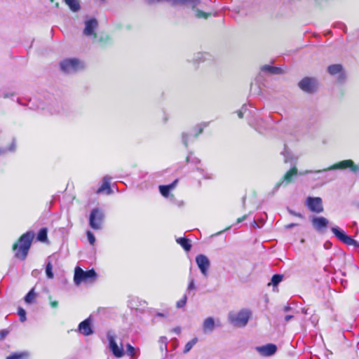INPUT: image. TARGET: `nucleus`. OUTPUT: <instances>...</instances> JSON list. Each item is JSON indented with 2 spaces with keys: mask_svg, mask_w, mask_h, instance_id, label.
Instances as JSON below:
<instances>
[{
  "mask_svg": "<svg viewBox=\"0 0 359 359\" xmlns=\"http://www.w3.org/2000/svg\"><path fill=\"white\" fill-rule=\"evenodd\" d=\"M92 320L90 318H88L78 326V331L84 336H89L93 333V330L91 326Z\"/></svg>",
  "mask_w": 359,
  "mask_h": 359,
  "instance_id": "nucleus-15",
  "label": "nucleus"
},
{
  "mask_svg": "<svg viewBox=\"0 0 359 359\" xmlns=\"http://www.w3.org/2000/svg\"><path fill=\"white\" fill-rule=\"evenodd\" d=\"M246 218V216H243L242 217H239L238 219H237V223H241L242 222H243Z\"/></svg>",
  "mask_w": 359,
  "mask_h": 359,
  "instance_id": "nucleus-57",
  "label": "nucleus"
},
{
  "mask_svg": "<svg viewBox=\"0 0 359 359\" xmlns=\"http://www.w3.org/2000/svg\"><path fill=\"white\" fill-rule=\"evenodd\" d=\"M354 205L359 210V201L355 202Z\"/></svg>",
  "mask_w": 359,
  "mask_h": 359,
  "instance_id": "nucleus-61",
  "label": "nucleus"
},
{
  "mask_svg": "<svg viewBox=\"0 0 359 359\" xmlns=\"http://www.w3.org/2000/svg\"><path fill=\"white\" fill-rule=\"evenodd\" d=\"M97 21L95 18L86 20L83 34L86 36L96 37L95 30L97 28Z\"/></svg>",
  "mask_w": 359,
  "mask_h": 359,
  "instance_id": "nucleus-13",
  "label": "nucleus"
},
{
  "mask_svg": "<svg viewBox=\"0 0 359 359\" xmlns=\"http://www.w3.org/2000/svg\"><path fill=\"white\" fill-rule=\"evenodd\" d=\"M84 63L76 58H68L60 62L61 70L66 74H74L83 69Z\"/></svg>",
  "mask_w": 359,
  "mask_h": 359,
  "instance_id": "nucleus-3",
  "label": "nucleus"
},
{
  "mask_svg": "<svg viewBox=\"0 0 359 359\" xmlns=\"http://www.w3.org/2000/svg\"><path fill=\"white\" fill-rule=\"evenodd\" d=\"M178 180H175L172 183L168 185H160L158 189L161 195L164 197H168L170 191L175 189Z\"/></svg>",
  "mask_w": 359,
  "mask_h": 359,
  "instance_id": "nucleus-19",
  "label": "nucleus"
},
{
  "mask_svg": "<svg viewBox=\"0 0 359 359\" xmlns=\"http://www.w3.org/2000/svg\"><path fill=\"white\" fill-rule=\"evenodd\" d=\"M298 86L303 91L313 93L317 90L318 83L316 79L313 78L305 77L299 81Z\"/></svg>",
  "mask_w": 359,
  "mask_h": 359,
  "instance_id": "nucleus-9",
  "label": "nucleus"
},
{
  "mask_svg": "<svg viewBox=\"0 0 359 359\" xmlns=\"http://www.w3.org/2000/svg\"><path fill=\"white\" fill-rule=\"evenodd\" d=\"M250 124L260 133H263L266 129V126L264 123V121L261 118L255 121H250Z\"/></svg>",
  "mask_w": 359,
  "mask_h": 359,
  "instance_id": "nucleus-21",
  "label": "nucleus"
},
{
  "mask_svg": "<svg viewBox=\"0 0 359 359\" xmlns=\"http://www.w3.org/2000/svg\"><path fill=\"white\" fill-rule=\"evenodd\" d=\"M86 236L88 240V242L90 245H93L95 243V238L93 233L90 231H87Z\"/></svg>",
  "mask_w": 359,
  "mask_h": 359,
  "instance_id": "nucleus-38",
  "label": "nucleus"
},
{
  "mask_svg": "<svg viewBox=\"0 0 359 359\" xmlns=\"http://www.w3.org/2000/svg\"><path fill=\"white\" fill-rule=\"evenodd\" d=\"M34 237L32 231H27L20 236L18 243L13 244V250L17 258L21 260L26 259Z\"/></svg>",
  "mask_w": 359,
  "mask_h": 359,
  "instance_id": "nucleus-1",
  "label": "nucleus"
},
{
  "mask_svg": "<svg viewBox=\"0 0 359 359\" xmlns=\"http://www.w3.org/2000/svg\"><path fill=\"white\" fill-rule=\"evenodd\" d=\"M175 333L180 334L181 332V328L180 327H176L172 330Z\"/></svg>",
  "mask_w": 359,
  "mask_h": 359,
  "instance_id": "nucleus-55",
  "label": "nucleus"
},
{
  "mask_svg": "<svg viewBox=\"0 0 359 359\" xmlns=\"http://www.w3.org/2000/svg\"><path fill=\"white\" fill-rule=\"evenodd\" d=\"M188 137L189 135L187 133H182V140L184 146L187 147L188 145Z\"/></svg>",
  "mask_w": 359,
  "mask_h": 359,
  "instance_id": "nucleus-46",
  "label": "nucleus"
},
{
  "mask_svg": "<svg viewBox=\"0 0 359 359\" xmlns=\"http://www.w3.org/2000/svg\"><path fill=\"white\" fill-rule=\"evenodd\" d=\"M177 243L182 246V248L187 252H189L191 248L190 241L186 238H178L176 240Z\"/></svg>",
  "mask_w": 359,
  "mask_h": 359,
  "instance_id": "nucleus-24",
  "label": "nucleus"
},
{
  "mask_svg": "<svg viewBox=\"0 0 359 359\" xmlns=\"http://www.w3.org/2000/svg\"><path fill=\"white\" fill-rule=\"evenodd\" d=\"M272 66L270 65H264L261 67V70L264 72L269 73L271 72V70L272 69Z\"/></svg>",
  "mask_w": 359,
  "mask_h": 359,
  "instance_id": "nucleus-47",
  "label": "nucleus"
},
{
  "mask_svg": "<svg viewBox=\"0 0 359 359\" xmlns=\"http://www.w3.org/2000/svg\"><path fill=\"white\" fill-rule=\"evenodd\" d=\"M187 161L188 163H189V162H193V163H199V162H200V161H199L198 158H194V159L192 160V159H191V157L190 156H188L187 157Z\"/></svg>",
  "mask_w": 359,
  "mask_h": 359,
  "instance_id": "nucleus-50",
  "label": "nucleus"
},
{
  "mask_svg": "<svg viewBox=\"0 0 359 359\" xmlns=\"http://www.w3.org/2000/svg\"><path fill=\"white\" fill-rule=\"evenodd\" d=\"M15 143L13 142L11 146L9 147V149L8 150L11 151H13L15 150Z\"/></svg>",
  "mask_w": 359,
  "mask_h": 359,
  "instance_id": "nucleus-58",
  "label": "nucleus"
},
{
  "mask_svg": "<svg viewBox=\"0 0 359 359\" xmlns=\"http://www.w3.org/2000/svg\"><path fill=\"white\" fill-rule=\"evenodd\" d=\"M350 168L351 170L353 172H355V171L358 170V166L354 165L353 161H351V160H344V161H340V162H339L337 163H335V164L331 165L330 167H329L327 168H325V169H323V170H315V171L306 170V171H304L303 172H300V175H307L309 173L326 172L330 171V170H336V169H345V168Z\"/></svg>",
  "mask_w": 359,
  "mask_h": 359,
  "instance_id": "nucleus-5",
  "label": "nucleus"
},
{
  "mask_svg": "<svg viewBox=\"0 0 359 359\" xmlns=\"http://www.w3.org/2000/svg\"><path fill=\"white\" fill-rule=\"evenodd\" d=\"M251 316V312L249 309H243L237 313L231 312L229 313V322L236 327H245Z\"/></svg>",
  "mask_w": 359,
  "mask_h": 359,
  "instance_id": "nucleus-2",
  "label": "nucleus"
},
{
  "mask_svg": "<svg viewBox=\"0 0 359 359\" xmlns=\"http://www.w3.org/2000/svg\"><path fill=\"white\" fill-rule=\"evenodd\" d=\"M332 243L330 241H327L324 243L323 247L325 249L329 250L332 248Z\"/></svg>",
  "mask_w": 359,
  "mask_h": 359,
  "instance_id": "nucleus-51",
  "label": "nucleus"
},
{
  "mask_svg": "<svg viewBox=\"0 0 359 359\" xmlns=\"http://www.w3.org/2000/svg\"><path fill=\"white\" fill-rule=\"evenodd\" d=\"M126 354L130 357V359H137L140 351L138 348H135L130 344L126 345Z\"/></svg>",
  "mask_w": 359,
  "mask_h": 359,
  "instance_id": "nucleus-20",
  "label": "nucleus"
},
{
  "mask_svg": "<svg viewBox=\"0 0 359 359\" xmlns=\"http://www.w3.org/2000/svg\"><path fill=\"white\" fill-rule=\"evenodd\" d=\"M297 175V169L295 167L292 168L285 174L283 177V180L276 184L273 192L277 191L282 184L285 183L287 184L290 183L292 181L293 177L296 176Z\"/></svg>",
  "mask_w": 359,
  "mask_h": 359,
  "instance_id": "nucleus-16",
  "label": "nucleus"
},
{
  "mask_svg": "<svg viewBox=\"0 0 359 359\" xmlns=\"http://www.w3.org/2000/svg\"><path fill=\"white\" fill-rule=\"evenodd\" d=\"M281 154L284 156L285 158V162H288L290 159V151H288V149L285 147L284 148V150L281 152Z\"/></svg>",
  "mask_w": 359,
  "mask_h": 359,
  "instance_id": "nucleus-42",
  "label": "nucleus"
},
{
  "mask_svg": "<svg viewBox=\"0 0 359 359\" xmlns=\"http://www.w3.org/2000/svg\"><path fill=\"white\" fill-rule=\"evenodd\" d=\"M283 276L280 274H275L272 276L271 284L274 286L278 285L283 280Z\"/></svg>",
  "mask_w": 359,
  "mask_h": 359,
  "instance_id": "nucleus-34",
  "label": "nucleus"
},
{
  "mask_svg": "<svg viewBox=\"0 0 359 359\" xmlns=\"http://www.w3.org/2000/svg\"><path fill=\"white\" fill-rule=\"evenodd\" d=\"M282 73L283 70L280 67H273L270 72L271 74H279Z\"/></svg>",
  "mask_w": 359,
  "mask_h": 359,
  "instance_id": "nucleus-44",
  "label": "nucleus"
},
{
  "mask_svg": "<svg viewBox=\"0 0 359 359\" xmlns=\"http://www.w3.org/2000/svg\"><path fill=\"white\" fill-rule=\"evenodd\" d=\"M198 339L196 337L192 339L191 341H188L184 349V353H187L191 351V349L193 348V346L197 343Z\"/></svg>",
  "mask_w": 359,
  "mask_h": 359,
  "instance_id": "nucleus-30",
  "label": "nucleus"
},
{
  "mask_svg": "<svg viewBox=\"0 0 359 359\" xmlns=\"http://www.w3.org/2000/svg\"><path fill=\"white\" fill-rule=\"evenodd\" d=\"M96 278V273L94 269L83 271L77 266L75 269L74 281L76 285H80L82 282H88L94 280Z\"/></svg>",
  "mask_w": 359,
  "mask_h": 359,
  "instance_id": "nucleus-6",
  "label": "nucleus"
},
{
  "mask_svg": "<svg viewBox=\"0 0 359 359\" xmlns=\"http://www.w3.org/2000/svg\"><path fill=\"white\" fill-rule=\"evenodd\" d=\"M331 231L334 236L341 243L347 245H353L355 248H359V242L352 238L351 236L346 234V233L338 226L331 228Z\"/></svg>",
  "mask_w": 359,
  "mask_h": 359,
  "instance_id": "nucleus-8",
  "label": "nucleus"
},
{
  "mask_svg": "<svg viewBox=\"0 0 359 359\" xmlns=\"http://www.w3.org/2000/svg\"><path fill=\"white\" fill-rule=\"evenodd\" d=\"M37 238L39 241H42V242H44L46 241V239H47L46 229L43 228V229H40V231L38 233V236H37Z\"/></svg>",
  "mask_w": 359,
  "mask_h": 359,
  "instance_id": "nucleus-32",
  "label": "nucleus"
},
{
  "mask_svg": "<svg viewBox=\"0 0 359 359\" xmlns=\"http://www.w3.org/2000/svg\"><path fill=\"white\" fill-rule=\"evenodd\" d=\"M327 72L330 75L336 76L339 82H343L345 80V74L343 67L339 64L330 65L327 67Z\"/></svg>",
  "mask_w": 359,
  "mask_h": 359,
  "instance_id": "nucleus-12",
  "label": "nucleus"
},
{
  "mask_svg": "<svg viewBox=\"0 0 359 359\" xmlns=\"http://www.w3.org/2000/svg\"><path fill=\"white\" fill-rule=\"evenodd\" d=\"M7 151V149H3V148H0V155H2L5 153H6Z\"/></svg>",
  "mask_w": 359,
  "mask_h": 359,
  "instance_id": "nucleus-60",
  "label": "nucleus"
},
{
  "mask_svg": "<svg viewBox=\"0 0 359 359\" xmlns=\"http://www.w3.org/2000/svg\"><path fill=\"white\" fill-rule=\"evenodd\" d=\"M296 226H297V224H296V223H290V224H288L285 225V229H291V228L294 227Z\"/></svg>",
  "mask_w": 359,
  "mask_h": 359,
  "instance_id": "nucleus-54",
  "label": "nucleus"
},
{
  "mask_svg": "<svg viewBox=\"0 0 359 359\" xmlns=\"http://www.w3.org/2000/svg\"><path fill=\"white\" fill-rule=\"evenodd\" d=\"M38 107L42 110H47L51 114H58L60 112L59 107L53 104H49L46 107L43 105V104H42Z\"/></svg>",
  "mask_w": 359,
  "mask_h": 359,
  "instance_id": "nucleus-25",
  "label": "nucleus"
},
{
  "mask_svg": "<svg viewBox=\"0 0 359 359\" xmlns=\"http://www.w3.org/2000/svg\"><path fill=\"white\" fill-rule=\"evenodd\" d=\"M65 1L72 11L75 12L79 10L80 5L78 0H65Z\"/></svg>",
  "mask_w": 359,
  "mask_h": 359,
  "instance_id": "nucleus-29",
  "label": "nucleus"
},
{
  "mask_svg": "<svg viewBox=\"0 0 359 359\" xmlns=\"http://www.w3.org/2000/svg\"><path fill=\"white\" fill-rule=\"evenodd\" d=\"M104 219V212L100 208H94L89 216V225L94 230H100L102 228Z\"/></svg>",
  "mask_w": 359,
  "mask_h": 359,
  "instance_id": "nucleus-7",
  "label": "nucleus"
},
{
  "mask_svg": "<svg viewBox=\"0 0 359 359\" xmlns=\"http://www.w3.org/2000/svg\"><path fill=\"white\" fill-rule=\"evenodd\" d=\"M292 318H293V316H292V315H287L285 317V320L287 322V321L290 320Z\"/></svg>",
  "mask_w": 359,
  "mask_h": 359,
  "instance_id": "nucleus-56",
  "label": "nucleus"
},
{
  "mask_svg": "<svg viewBox=\"0 0 359 359\" xmlns=\"http://www.w3.org/2000/svg\"><path fill=\"white\" fill-rule=\"evenodd\" d=\"M256 350L262 356H271L276 352L277 347L273 344H268L264 346H257Z\"/></svg>",
  "mask_w": 359,
  "mask_h": 359,
  "instance_id": "nucleus-17",
  "label": "nucleus"
},
{
  "mask_svg": "<svg viewBox=\"0 0 359 359\" xmlns=\"http://www.w3.org/2000/svg\"><path fill=\"white\" fill-rule=\"evenodd\" d=\"M110 180H111V177H107V176H105L104 178H103V184L97 190V192L100 193V192H102L104 190H108V193H111L110 191Z\"/></svg>",
  "mask_w": 359,
  "mask_h": 359,
  "instance_id": "nucleus-27",
  "label": "nucleus"
},
{
  "mask_svg": "<svg viewBox=\"0 0 359 359\" xmlns=\"http://www.w3.org/2000/svg\"><path fill=\"white\" fill-rule=\"evenodd\" d=\"M287 211L292 216H294V217H299V218H301V219H304V216L302 213H300V212H295L293 210L290 209V208H287Z\"/></svg>",
  "mask_w": 359,
  "mask_h": 359,
  "instance_id": "nucleus-43",
  "label": "nucleus"
},
{
  "mask_svg": "<svg viewBox=\"0 0 359 359\" xmlns=\"http://www.w3.org/2000/svg\"><path fill=\"white\" fill-rule=\"evenodd\" d=\"M46 274L48 279H53L54 277L53 273V265L50 262H48L46 266Z\"/></svg>",
  "mask_w": 359,
  "mask_h": 359,
  "instance_id": "nucleus-31",
  "label": "nucleus"
},
{
  "mask_svg": "<svg viewBox=\"0 0 359 359\" xmlns=\"http://www.w3.org/2000/svg\"><path fill=\"white\" fill-rule=\"evenodd\" d=\"M8 332L7 330H0V340L4 339L8 334Z\"/></svg>",
  "mask_w": 359,
  "mask_h": 359,
  "instance_id": "nucleus-48",
  "label": "nucleus"
},
{
  "mask_svg": "<svg viewBox=\"0 0 359 359\" xmlns=\"http://www.w3.org/2000/svg\"><path fill=\"white\" fill-rule=\"evenodd\" d=\"M311 224L315 230L323 232L328 226L329 220L324 217H313Z\"/></svg>",
  "mask_w": 359,
  "mask_h": 359,
  "instance_id": "nucleus-14",
  "label": "nucleus"
},
{
  "mask_svg": "<svg viewBox=\"0 0 359 359\" xmlns=\"http://www.w3.org/2000/svg\"><path fill=\"white\" fill-rule=\"evenodd\" d=\"M156 316H161V317H164L165 316V315L163 313H158Z\"/></svg>",
  "mask_w": 359,
  "mask_h": 359,
  "instance_id": "nucleus-62",
  "label": "nucleus"
},
{
  "mask_svg": "<svg viewBox=\"0 0 359 359\" xmlns=\"http://www.w3.org/2000/svg\"><path fill=\"white\" fill-rule=\"evenodd\" d=\"M50 306L52 308H56L58 306V302L55 300L50 302Z\"/></svg>",
  "mask_w": 359,
  "mask_h": 359,
  "instance_id": "nucleus-53",
  "label": "nucleus"
},
{
  "mask_svg": "<svg viewBox=\"0 0 359 359\" xmlns=\"http://www.w3.org/2000/svg\"><path fill=\"white\" fill-rule=\"evenodd\" d=\"M187 301V294H184V296L182 297V298L177 302L176 306L177 308L183 307L186 304Z\"/></svg>",
  "mask_w": 359,
  "mask_h": 359,
  "instance_id": "nucleus-37",
  "label": "nucleus"
},
{
  "mask_svg": "<svg viewBox=\"0 0 359 359\" xmlns=\"http://www.w3.org/2000/svg\"><path fill=\"white\" fill-rule=\"evenodd\" d=\"M107 339L109 343V349L113 355L118 358H122L125 354L123 345L122 342H120V345L118 344L115 332L112 330L108 331Z\"/></svg>",
  "mask_w": 359,
  "mask_h": 359,
  "instance_id": "nucleus-4",
  "label": "nucleus"
},
{
  "mask_svg": "<svg viewBox=\"0 0 359 359\" xmlns=\"http://www.w3.org/2000/svg\"><path fill=\"white\" fill-rule=\"evenodd\" d=\"M290 309H291V307L289 305H287L284 307L283 311L285 312H287V311H290Z\"/></svg>",
  "mask_w": 359,
  "mask_h": 359,
  "instance_id": "nucleus-59",
  "label": "nucleus"
},
{
  "mask_svg": "<svg viewBox=\"0 0 359 359\" xmlns=\"http://www.w3.org/2000/svg\"><path fill=\"white\" fill-rule=\"evenodd\" d=\"M36 297L34 288H32L25 297V302L27 304H32Z\"/></svg>",
  "mask_w": 359,
  "mask_h": 359,
  "instance_id": "nucleus-28",
  "label": "nucleus"
},
{
  "mask_svg": "<svg viewBox=\"0 0 359 359\" xmlns=\"http://www.w3.org/2000/svg\"><path fill=\"white\" fill-rule=\"evenodd\" d=\"M129 304L131 309L137 310L139 306L144 307L146 305V302L141 301L138 298L134 297L130 299Z\"/></svg>",
  "mask_w": 359,
  "mask_h": 359,
  "instance_id": "nucleus-26",
  "label": "nucleus"
},
{
  "mask_svg": "<svg viewBox=\"0 0 359 359\" xmlns=\"http://www.w3.org/2000/svg\"><path fill=\"white\" fill-rule=\"evenodd\" d=\"M325 178L327 180V182H330L334 180L336 178V176L334 174H326L325 175Z\"/></svg>",
  "mask_w": 359,
  "mask_h": 359,
  "instance_id": "nucleus-49",
  "label": "nucleus"
},
{
  "mask_svg": "<svg viewBox=\"0 0 359 359\" xmlns=\"http://www.w3.org/2000/svg\"><path fill=\"white\" fill-rule=\"evenodd\" d=\"M26 356L25 353H15L6 357V359H26Z\"/></svg>",
  "mask_w": 359,
  "mask_h": 359,
  "instance_id": "nucleus-33",
  "label": "nucleus"
},
{
  "mask_svg": "<svg viewBox=\"0 0 359 359\" xmlns=\"http://www.w3.org/2000/svg\"><path fill=\"white\" fill-rule=\"evenodd\" d=\"M248 107L245 106V105H243L241 108V109H240L239 111H237V114H238V116L240 118H242L244 115L246 114V112L248 111Z\"/></svg>",
  "mask_w": 359,
  "mask_h": 359,
  "instance_id": "nucleus-41",
  "label": "nucleus"
},
{
  "mask_svg": "<svg viewBox=\"0 0 359 359\" xmlns=\"http://www.w3.org/2000/svg\"><path fill=\"white\" fill-rule=\"evenodd\" d=\"M18 314L21 322H25L26 320V311L24 309L19 307L18 310Z\"/></svg>",
  "mask_w": 359,
  "mask_h": 359,
  "instance_id": "nucleus-36",
  "label": "nucleus"
},
{
  "mask_svg": "<svg viewBox=\"0 0 359 359\" xmlns=\"http://www.w3.org/2000/svg\"><path fill=\"white\" fill-rule=\"evenodd\" d=\"M175 4H183L194 8L198 4L199 0H173Z\"/></svg>",
  "mask_w": 359,
  "mask_h": 359,
  "instance_id": "nucleus-23",
  "label": "nucleus"
},
{
  "mask_svg": "<svg viewBox=\"0 0 359 359\" xmlns=\"http://www.w3.org/2000/svg\"><path fill=\"white\" fill-rule=\"evenodd\" d=\"M189 284L187 287V294H191L192 293V296L195 295V290H196V285L195 283V279L194 276L190 273L189 276Z\"/></svg>",
  "mask_w": 359,
  "mask_h": 359,
  "instance_id": "nucleus-22",
  "label": "nucleus"
},
{
  "mask_svg": "<svg viewBox=\"0 0 359 359\" xmlns=\"http://www.w3.org/2000/svg\"><path fill=\"white\" fill-rule=\"evenodd\" d=\"M159 342L161 343L160 348L161 350L165 349L167 351V339L165 337H161L159 339Z\"/></svg>",
  "mask_w": 359,
  "mask_h": 359,
  "instance_id": "nucleus-40",
  "label": "nucleus"
},
{
  "mask_svg": "<svg viewBox=\"0 0 359 359\" xmlns=\"http://www.w3.org/2000/svg\"><path fill=\"white\" fill-rule=\"evenodd\" d=\"M209 14L205 12H203L200 10L195 11V16L198 18H207Z\"/></svg>",
  "mask_w": 359,
  "mask_h": 359,
  "instance_id": "nucleus-39",
  "label": "nucleus"
},
{
  "mask_svg": "<svg viewBox=\"0 0 359 359\" xmlns=\"http://www.w3.org/2000/svg\"><path fill=\"white\" fill-rule=\"evenodd\" d=\"M215 327V320L212 317L205 318L203 323V331L204 333H211Z\"/></svg>",
  "mask_w": 359,
  "mask_h": 359,
  "instance_id": "nucleus-18",
  "label": "nucleus"
},
{
  "mask_svg": "<svg viewBox=\"0 0 359 359\" xmlns=\"http://www.w3.org/2000/svg\"><path fill=\"white\" fill-rule=\"evenodd\" d=\"M206 126V125L205 123H201L198 126H197V129H198V131L195 134V136H197L199 134H201L203 130V128Z\"/></svg>",
  "mask_w": 359,
  "mask_h": 359,
  "instance_id": "nucleus-45",
  "label": "nucleus"
},
{
  "mask_svg": "<svg viewBox=\"0 0 359 359\" xmlns=\"http://www.w3.org/2000/svg\"><path fill=\"white\" fill-rule=\"evenodd\" d=\"M197 171L203 176L205 180H210L212 178V175L205 170L203 168H197Z\"/></svg>",
  "mask_w": 359,
  "mask_h": 359,
  "instance_id": "nucleus-35",
  "label": "nucleus"
},
{
  "mask_svg": "<svg viewBox=\"0 0 359 359\" xmlns=\"http://www.w3.org/2000/svg\"><path fill=\"white\" fill-rule=\"evenodd\" d=\"M196 264L204 277H208V270L210 267V262L207 256L198 255L196 257Z\"/></svg>",
  "mask_w": 359,
  "mask_h": 359,
  "instance_id": "nucleus-11",
  "label": "nucleus"
},
{
  "mask_svg": "<svg viewBox=\"0 0 359 359\" xmlns=\"http://www.w3.org/2000/svg\"><path fill=\"white\" fill-rule=\"evenodd\" d=\"M305 205L313 212L320 213L323 211V201L320 197H308Z\"/></svg>",
  "mask_w": 359,
  "mask_h": 359,
  "instance_id": "nucleus-10",
  "label": "nucleus"
},
{
  "mask_svg": "<svg viewBox=\"0 0 359 359\" xmlns=\"http://www.w3.org/2000/svg\"><path fill=\"white\" fill-rule=\"evenodd\" d=\"M13 95H14V93H11V92H6V93H4L3 94V97L4 98H8V97H12Z\"/></svg>",
  "mask_w": 359,
  "mask_h": 359,
  "instance_id": "nucleus-52",
  "label": "nucleus"
}]
</instances>
